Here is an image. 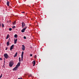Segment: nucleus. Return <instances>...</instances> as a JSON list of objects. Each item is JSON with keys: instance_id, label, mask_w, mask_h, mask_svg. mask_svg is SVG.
I'll use <instances>...</instances> for the list:
<instances>
[{"instance_id": "6", "label": "nucleus", "mask_w": 79, "mask_h": 79, "mask_svg": "<svg viewBox=\"0 0 79 79\" xmlns=\"http://www.w3.org/2000/svg\"><path fill=\"white\" fill-rule=\"evenodd\" d=\"M8 54H5L4 55V57L6 58V59H7L8 58Z\"/></svg>"}, {"instance_id": "2", "label": "nucleus", "mask_w": 79, "mask_h": 79, "mask_svg": "<svg viewBox=\"0 0 79 79\" xmlns=\"http://www.w3.org/2000/svg\"><path fill=\"white\" fill-rule=\"evenodd\" d=\"M9 64L10 67H12V66H13V61H11L9 62Z\"/></svg>"}, {"instance_id": "14", "label": "nucleus", "mask_w": 79, "mask_h": 79, "mask_svg": "<svg viewBox=\"0 0 79 79\" xmlns=\"http://www.w3.org/2000/svg\"><path fill=\"white\" fill-rule=\"evenodd\" d=\"M33 66H35V60H34L33 61Z\"/></svg>"}, {"instance_id": "3", "label": "nucleus", "mask_w": 79, "mask_h": 79, "mask_svg": "<svg viewBox=\"0 0 79 79\" xmlns=\"http://www.w3.org/2000/svg\"><path fill=\"white\" fill-rule=\"evenodd\" d=\"M24 55V52H22L21 54V61H23V55Z\"/></svg>"}, {"instance_id": "22", "label": "nucleus", "mask_w": 79, "mask_h": 79, "mask_svg": "<svg viewBox=\"0 0 79 79\" xmlns=\"http://www.w3.org/2000/svg\"><path fill=\"white\" fill-rule=\"evenodd\" d=\"M23 38L24 39H26V36H24Z\"/></svg>"}, {"instance_id": "4", "label": "nucleus", "mask_w": 79, "mask_h": 79, "mask_svg": "<svg viewBox=\"0 0 79 79\" xmlns=\"http://www.w3.org/2000/svg\"><path fill=\"white\" fill-rule=\"evenodd\" d=\"M27 28V27H26L25 28L23 29L21 31L22 32H24L26 30V29Z\"/></svg>"}, {"instance_id": "9", "label": "nucleus", "mask_w": 79, "mask_h": 79, "mask_svg": "<svg viewBox=\"0 0 79 79\" xmlns=\"http://www.w3.org/2000/svg\"><path fill=\"white\" fill-rule=\"evenodd\" d=\"M7 5V6H9V5H10V2L9 1H7V3H6Z\"/></svg>"}, {"instance_id": "17", "label": "nucleus", "mask_w": 79, "mask_h": 79, "mask_svg": "<svg viewBox=\"0 0 79 79\" xmlns=\"http://www.w3.org/2000/svg\"><path fill=\"white\" fill-rule=\"evenodd\" d=\"M15 27H16L15 26H14L12 27L13 29H15Z\"/></svg>"}, {"instance_id": "18", "label": "nucleus", "mask_w": 79, "mask_h": 79, "mask_svg": "<svg viewBox=\"0 0 79 79\" xmlns=\"http://www.w3.org/2000/svg\"><path fill=\"white\" fill-rule=\"evenodd\" d=\"M11 30H12V28H10L9 29V30L10 31H11Z\"/></svg>"}, {"instance_id": "16", "label": "nucleus", "mask_w": 79, "mask_h": 79, "mask_svg": "<svg viewBox=\"0 0 79 79\" xmlns=\"http://www.w3.org/2000/svg\"><path fill=\"white\" fill-rule=\"evenodd\" d=\"M19 61L20 62L21 61V58L20 57L19 58Z\"/></svg>"}, {"instance_id": "27", "label": "nucleus", "mask_w": 79, "mask_h": 79, "mask_svg": "<svg viewBox=\"0 0 79 79\" xmlns=\"http://www.w3.org/2000/svg\"><path fill=\"white\" fill-rule=\"evenodd\" d=\"M7 49H8V48H6V50H7Z\"/></svg>"}, {"instance_id": "5", "label": "nucleus", "mask_w": 79, "mask_h": 79, "mask_svg": "<svg viewBox=\"0 0 79 79\" xmlns=\"http://www.w3.org/2000/svg\"><path fill=\"white\" fill-rule=\"evenodd\" d=\"M22 28H23V27H24V26H26V24H25V23L24 22H22Z\"/></svg>"}, {"instance_id": "19", "label": "nucleus", "mask_w": 79, "mask_h": 79, "mask_svg": "<svg viewBox=\"0 0 79 79\" xmlns=\"http://www.w3.org/2000/svg\"><path fill=\"white\" fill-rule=\"evenodd\" d=\"M2 27H4V24H3V23H2Z\"/></svg>"}, {"instance_id": "13", "label": "nucleus", "mask_w": 79, "mask_h": 79, "mask_svg": "<svg viewBox=\"0 0 79 79\" xmlns=\"http://www.w3.org/2000/svg\"><path fill=\"white\" fill-rule=\"evenodd\" d=\"M10 37V35L9 34L7 35V36L6 38V39H8V38Z\"/></svg>"}, {"instance_id": "20", "label": "nucleus", "mask_w": 79, "mask_h": 79, "mask_svg": "<svg viewBox=\"0 0 79 79\" xmlns=\"http://www.w3.org/2000/svg\"><path fill=\"white\" fill-rule=\"evenodd\" d=\"M15 23H16V21H15L14 23H13V24H14H14H15Z\"/></svg>"}, {"instance_id": "25", "label": "nucleus", "mask_w": 79, "mask_h": 79, "mask_svg": "<svg viewBox=\"0 0 79 79\" xmlns=\"http://www.w3.org/2000/svg\"><path fill=\"white\" fill-rule=\"evenodd\" d=\"M0 60H1V61L2 60V58H0Z\"/></svg>"}, {"instance_id": "10", "label": "nucleus", "mask_w": 79, "mask_h": 79, "mask_svg": "<svg viewBox=\"0 0 79 79\" xmlns=\"http://www.w3.org/2000/svg\"><path fill=\"white\" fill-rule=\"evenodd\" d=\"M10 45V41L9 40L8 42H7V46H9V45Z\"/></svg>"}, {"instance_id": "30", "label": "nucleus", "mask_w": 79, "mask_h": 79, "mask_svg": "<svg viewBox=\"0 0 79 79\" xmlns=\"http://www.w3.org/2000/svg\"><path fill=\"white\" fill-rule=\"evenodd\" d=\"M5 61H4V63H5Z\"/></svg>"}, {"instance_id": "12", "label": "nucleus", "mask_w": 79, "mask_h": 79, "mask_svg": "<svg viewBox=\"0 0 79 79\" xmlns=\"http://www.w3.org/2000/svg\"><path fill=\"white\" fill-rule=\"evenodd\" d=\"M17 40H18V39H16V40H14V43L15 44H16V43L17 42Z\"/></svg>"}, {"instance_id": "8", "label": "nucleus", "mask_w": 79, "mask_h": 79, "mask_svg": "<svg viewBox=\"0 0 79 79\" xmlns=\"http://www.w3.org/2000/svg\"><path fill=\"white\" fill-rule=\"evenodd\" d=\"M22 50H25V46H24V45H22Z\"/></svg>"}, {"instance_id": "11", "label": "nucleus", "mask_w": 79, "mask_h": 79, "mask_svg": "<svg viewBox=\"0 0 79 79\" xmlns=\"http://www.w3.org/2000/svg\"><path fill=\"white\" fill-rule=\"evenodd\" d=\"M17 55H18V52H17L14 56V58H15V57H16V56H17Z\"/></svg>"}, {"instance_id": "24", "label": "nucleus", "mask_w": 79, "mask_h": 79, "mask_svg": "<svg viewBox=\"0 0 79 79\" xmlns=\"http://www.w3.org/2000/svg\"><path fill=\"white\" fill-rule=\"evenodd\" d=\"M30 56H32V54H30Z\"/></svg>"}, {"instance_id": "28", "label": "nucleus", "mask_w": 79, "mask_h": 79, "mask_svg": "<svg viewBox=\"0 0 79 79\" xmlns=\"http://www.w3.org/2000/svg\"><path fill=\"white\" fill-rule=\"evenodd\" d=\"M18 79H22V78H18Z\"/></svg>"}, {"instance_id": "31", "label": "nucleus", "mask_w": 79, "mask_h": 79, "mask_svg": "<svg viewBox=\"0 0 79 79\" xmlns=\"http://www.w3.org/2000/svg\"><path fill=\"white\" fill-rule=\"evenodd\" d=\"M31 48H32V47H31Z\"/></svg>"}, {"instance_id": "26", "label": "nucleus", "mask_w": 79, "mask_h": 79, "mask_svg": "<svg viewBox=\"0 0 79 79\" xmlns=\"http://www.w3.org/2000/svg\"><path fill=\"white\" fill-rule=\"evenodd\" d=\"M25 13V12H22V13Z\"/></svg>"}, {"instance_id": "29", "label": "nucleus", "mask_w": 79, "mask_h": 79, "mask_svg": "<svg viewBox=\"0 0 79 79\" xmlns=\"http://www.w3.org/2000/svg\"><path fill=\"white\" fill-rule=\"evenodd\" d=\"M29 76H31V75H30Z\"/></svg>"}, {"instance_id": "21", "label": "nucleus", "mask_w": 79, "mask_h": 79, "mask_svg": "<svg viewBox=\"0 0 79 79\" xmlns=\"http://www.w3.org/2000/svg\"><path fill=\"white\" fill-rule=\"evenodd\" d=\"M2 77V74H1V75L0 76V79Z\"/></svg>"}, {"instance_id": "1", "label": "nucleus", "mask_w": 79, "mask_h": 79, "mask_svg": "<svg viewBox=\"0 0 79 79\" xmlns=\"http://www.w3.org/2000/svg\"><path fill=\"white\" fill-rule=\"evenodd\" d=\"M20 62H19L18 64L16 65V67L13 69V71H16L18 67L20 66Z\"/></svg>"}, {"instance_id": "15", "label": "nucleus", "mask_w": 79, "mask_h": 79, "mask_svg": "<svg viewBox=\"0 0 79 79\" xmlns=\"http://www.w3.org/2000/svg\"><path fill=\"white\" fill-rule=\"evenodd\" d=\"M18 37V35L15 34V35H14V37H15L16 38Z\"/></svg>"}, {"instance_id": "23", "label": "nucleus", "mask_w": 79, "mask_h": 79, "mask_svg": "<svg viewBox=\"0 0 79 79\" xmlns=\"http://www.w3.org/2000/svg\"><path fill=\"white\" fill-rule=\"evenodd\" d=\"M35 58H37V56L36 55L34 56Z\"/></svg>"}, {"instance_id": "7", "label": "nucleus", "mask_w": 79, "mask_h": 79, "mask_svg": "<svg viewBox=\"0 0 79 79\" xmlns=\"http://www.w3.org/2000/svg\"><path fill=\"white\" fill-rule=\"evenodd\" d=\"M14 48V45L13 44L10 46V51H11L12 49H13Z\"/></svg>"}]
</instances>
